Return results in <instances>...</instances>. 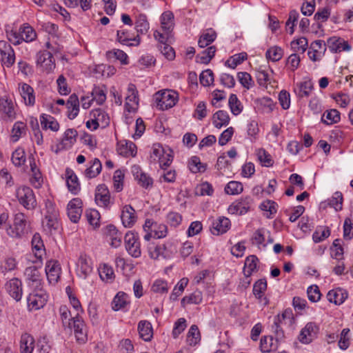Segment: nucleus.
I'll return each instance as SVG.
<instances>
[{
    "mask_svg": "<svg viewBox=\"0 0 353 353\" xmlns=\"http://www.w3.org/2000/svg\"><path fill=\"white\" fill-rule=\"evenodd\" d=\"M90 117L92 119L86 122V127L88 128H90V123H93V130H97L99 128V122H101L105 125L109 123L108 114L100 108L93 110L90 112Z\"/></svg>",
    "mask_w": 353,
    "mask_h": 353,
    "instance_id": "nucleus-12",
    "label": "nucleus"
},
{
    "mask_svg": "<svg viewBox=\"0 0 353 353\" xmlns=\"http://www.w3.org/2000/svg\"><path fill=\"white\" fill-rule=\"evenodd\" d=\"M150 254L151 258L154 259H159L161 257L165 259L170 256V253L166 249V247L164 244L154 247V250L150 251Z\"/></svg>",
    "mask_w": 353,
    "mask_h": 353,
    "instance_id": "nucleus-38",
    "label": "nucleus"
},
{
    "mask_svg": "<svg viewBox=\"0 0 353 353\" xmlns=\"http://www.w3.org/2000/svg\"><path fill=\"white\" fill-rule=\"evenodd\" d=\"M247 57L248 55L245 52L234 54L225 62V65L230 68L234 69L238 65L247 59Z\"/></svg>",
    "mask_w": 353,
    "mask_h": 353,
    "instance_id": "nucleus-46",
    "label": "nucleus"
},
{
    "mask_svg": "<svg viewBox=\"0 0 353 353\" xmlns=\"http://www.w3.org/2000/svg\"><path fill=\"white\" fill-rule=\"evenodd\" d=\"M327 298L330 303L341 305L347 298V292L341 288L332 290L328 292Z\"/></svg>",
    "mask_w": 353,
    "mask_h": 353,
    "instance_id": "nucleus-24",
    "label": "nucleus"
},
{
    "mask_svg": "<svg viewBox=\"0 0 353 353\" xmlns=\"http://www.w3.org/2000/svg\"><path fill=\"white\" fill-rule=\"evenodd\" d=\"M273 338L272 336L262 337L260 342V348L263 352H270L275 350L276 347L273 343Z\"/></svg>",
    "mask_w": 353,
    "mask_h": 353,
    "instance_id": "nucleus-55",
    "label": "nucleus"
},
{
    "mask_svg": "<svg viewBox=\"0 0 353 353\" xmlns=\"http://www.w3.org/2000/svg\"><path fill=\"white\" fill-rule=\"evenodd\" d=\"M129 303L128 295L123 292H119L112 301V308L114 311H118Z\"/></svg>",
    "mask_w": 353,
    "mask_h": 353,
    "instance_id": "nucleus-28",
    "label": "nucleus"
},
{
    "mask_svg": "<svg viewBox=\"0 0 353 353\" xmlns=\"http://www.w3.org/2000/svg\"><path fill=\"white\" fill-rule=\"evenodd\" d=\"M45 270L49 283H55L58 281L61 272V268L58 261H48Z\"/></svg>",
    "mask_w": 353,
    "mask_h": 353,
    "instance_id": "nucleus-16",
    "label": "nucleus"
},
{
    "mask_svg": "<svg viewBox=\"0 0 353 353\" xmlns=\"http://www.w3.org/2000/svg\"><path fill=\"white\" fill-rule=\"evenodd\" d=\"M313 88L311 81H305L300 83L299 96L300 97H308Z\"/></svg>",
    "mask_w": 353,
    "mask_h": 353,
    "instance_id": "nucleus-64",
    "label": "nucleus"
},
{
    "mask_svg": "<svg viewBox=\"0 0 353 353\" xmlns=\"http://www.w3.org/2000/svg\"><path fill=\"white\" fill-rule=\"evenodd\" d=\"M231 223L228 218L220 216L213 221L211 232L214 235H219L225 233L230 228Z\"/></svg>",
    "mask_w": 353,
    "mask_h": 353,
    "instance_id": "nucleus-15",
    "label": "nucleus"
},
{
    "mask_svg": "<svg viewBox=\"0 0 353 353\" xmlns=\"http://www.w3.org/2000/svg\"><path fill=\"white\" fill-rule=\"evenodd\" d=\"M78 135L77 131L74 129H68L64 133V137L61 143L58 145L59 150L68 149L76 142V139Z\"/></svg>",
    "mask_w": 353,
    "mask_h": 353,
    "instance_id": "nucleus-21",
    "label": "nucleus"
},
{
    "mask_svg": "<svg viewBox=\"0 0 353 353\" xmlns=\"http://www.w3.org/2000/svg\"><path fill=\"white\" fill-rule=\"evenodd\" d=\"M150 28V24L148 21L146 15L143 14H140L136 20L135 22V29L138 33L139 34H146Z\"/></svg>",
    "mask_w": 353,
    "mask_h": 353,
    "instance_id": "nucleus-35",
    "label": "nucleus"
},
{
    "mask_svg": "<svg viewBox=\"0 0 353 353\" xmlns=\"http://www.w3.org/2000/svg\"><path fill=\"white\" fill-rule=\"evenodd\" d=\"M283 55V50L279 46L270 48L265 52V57L268 59L276 62L279 61Z\"/></svg>",
    "mask_w": 353,
    "mask_h": 353,
    "instance_id": "nucleus-43",
    "label": "nucleus"
},
{
    "mask_svg": "<svg viewBox=\"0 0 353 353\" xmlns=\"http://www.w3.org/2000/svg\"><path fill=\"white\" fill-rule=\"evenodd\" d=\"M117 41L123 45L128 46H137L140 43V37L137 34L133 37L128 31L120 30L117 31Z\"/></svg>",
    "mask_w": 353,
    "mask_h": 353,
    "instance_id": "nucleus-17",
    "label": "nucleus"
},
{
    "mask_svg": "<svg viewBox=\"0 0 353 353\" xmlns=\"http://www.w3.org/2000/svg\"><path fill=\"white\" fill-rule=\"evenodd\" d=\"M32 246L33 250L35 251V256L41 259L42 252L44 250V245L39 234L36 233L34 234L32 239Z\"/></svg>",
    "mask_w": 353,
    "mask_h": 353,
    "instance_id": "nucleus-37",
    "label": "nucleus"
},
{
    "mask_svg": "<svg viewBox=\"0 0 353 353\" xmlns=\"http://www.w3.org/2000/svg\"><path fill=\"white\" fill-rule=\"evenodd\" d=\"M294 323V318L291 309H286L281 314H278L274 318V325L272 329L276 334V341L284 337L282 327H292Z\"/></svg>",
    "mask_w": 353,
    "mask_h": 353,
    "instance_id": "nucleus-1",
    "label": "nucleus"
},
{
    "mask_svg": "<svg viewBox=\"0 0 353 353\" xmlns=\"http://www.w3.org/2000/svg\"><path fill=\"white\" fill-rule=\"evenodd\" d=\"M187 341L190 345H195L200 341V332L196 325H192L188 333Z\"/></svg>",
    "mask_w": 353,
    "mask_h": 353,
    "instance_id": "nucleus-47",
    "label": "nucleus"
},
{
    "mask_svg": "<svg viewBox=\"0 0 353 353\" xmlns=\"http://www.w3.org/2000/svg\"><path fill=\"white\" fill-rule=\"evenodd\" d=\"M138 332L141 339L145 341H150L153 336L151 323L148 321H141L138 323Z\"/></svg>",
    "mask_w": 353,
    "mask_h": 353,
    "instance_id": "nucleus-25",
    "label": "nucleus"
},
{
    "mask_svg": "<svg viewBox=\"0 0 353 353\" xmlns=\"http://www.w3.org/2000/svg\"><path fill=\"white\" fill-rule=\"evenodd\" d=\"M152 232L153 233V238L154 239L163 238L167 234V226L164 224L158 225L155 223Z\"/></svg>",
    "mask_w": 353,
    "mask_h": 353,
    "instance_id": "nucleus-63",
    "label": "nucleus"
},
{
    "mask_svg": "<svg viewBox=\"0 0 353 353\" xmlns=\"http://www.w3.org/2000/svg\"><path fill=\"white\" fill-rule=\"evenodd\" d=\"M307 46V40L305 37H301L296 40H294L291 42V47L293 51H301L304 52Z\"/></svg>",
    "mask_w": 353,
    "mask_h": 353,
    "instance_id": "nucleus-59",
    "label": "nucleus"
},
{
    "mask_svg": "<svg viewBox=\"0 0 353 353\" xmlns=\"http://www.w3.org/2000/svg\"><path fill=\"white\" fill-rule=\"evenodd\" d=\"M237 76L240 83L244 88L250 89L251 87H252L254 82L252 79L251 75L249 73L245 72H241L238 73Z\"/></svg>",
    "mask_w": 353,
    "mask_h": 353,
    "instance_id": "nucleus-57",
    "label": "nucleus"
},
{
    "mask_svg": "<svg viewBox=\"0 0 353 353\" xmlns=\"http://www.w3.org/2000/svg\"><path fill=\"white\" fill-rule=\"evenodd\" d=\"M58 213L52 208V211L48 208L45 219L43 221V227L46 231L52 234L59 227V223L57 219Z\"/></svg>",
    "mask_w": 353,
    "mask_h": 353,
    "instance_id": "nucleus-10",
    "label": "nucleus"
},
{
    "mask_svg": "<svg viewBox=\"0 0 353 353\" xmlns=\"http://www.w3.org/2000/svg\"><path fill=\"white\" fill-rule=\"evenodd\" d=\"M110 193L107 187L102 184L97 188L95 193V201L101 206L106 207L110 202Z\"/></svg>",
    "mask_w": 353,
    "mask_h": 353,
    "instance_id": "nucleus-22",
    "label": "nucleus"
},
{
    "mask_svg": "<svg viewBox=\"0 0 353 353\" xmlns=\"http://www.w3.org/2000/svg\"><path fill=\"white\" fill-rule=\"evenodd\" d=\"M318 327L314 323H308L302 329L299 335V341L302 343L308 344L316 337Z\"/></svg>",
    "mask_w": 353,
    "mask_h": 353,
    "instance_id": "nucleus-14",
    "label": "nucleus"
},
{
    "mask_svg": "<svg viewBox=\"0 0 353 353\" xmlns=\"http://www.w3.org/2000/svg\"><path fill=\"white\" fill-rule=\"evenodd\" d=\"M200 83L203 86H209L214 81V74L211 70L208 69L201 72L199 77Z\"/></svg>",
    "mask_w": 353,
    "mask_h": 353,
    "instance_id": "nucleus-61",
    "label": "nucleus"
},
{
    "mask_svg": "<svg viewBox=\"0 0 353 353\" xmlns=\"http://www.w3.org/2000/svg\"><path fill=\"white\" fill-rule=\"evenodd\" d=\"M174 15L172 12L170 11L165 12L162 14L161 17V28L164 30L165 33L169 34L174 27Z\"/></svg>",
    "mask_w": 353,
    "mask_h": 353,
    "instance_id": "nucleus-32",
    "label": "nucleus"
},
{
    "mask_svg": "<svg viewBox=\"0 0 353 353\" xmlns=\"http://www.w3.org/2000/svg\"><path fill=\"white\" fill-rule=\"evenodd\" d=\"M243 188L241 182L232 181L225 187V192L228 194H239L243 192Z\"/></svg>",
    "mask_w": 353,
    "mask_h": 353,
    "instance_id": "nucleus-44",
    "label": "nucleus"
},
{
    "mask_svg": "<svg viewBox=\"0 0 353 353\" xmlns=\"http://www.w3.org/2000/svg\"><path fill=\"white\" fill-rule=\"evenodd\" d=\"M0 106L3 112L9 117L13 118L14 117V111L13 103L11 101L8 99L1 101Z\"/></svg>",
    "mask_w": 353,
    "mask_h": 353,
    "instance_id": "nucleus-62",
    "label": "nucleus"
},
{
    "mask_svg": "<svg viewBox=\"0 0 353 353\" xmlns=\"http://www.w3.org/2000/svg\"><path fill=\"white\" fill-rule=\"evenodd\" d=\"M252 203V199L250 196L241 199L229 206L228 212L232 214H245L250 210Z\"/></svg>",
    "mask_w": 353,
    "mask_h": 353,
    "instance_id": "nucleus-6",
    "label": "nucleus"
},
{
    "mask_svg": "<svg viewBox=\"0 0 353 353\" xmlns=\"http://www.w3.org/2000/svg\"><path fill=\"white\" fill-rule=\"evenodd\" d=\"M215 52L216 48L214 46H210L196 56V61L199 63L208 64L214 57Z\"/></svg>",
    "mask_w": 353,
    "mask_h": 353,
    "instance_id": "nucleus-33",
    "label": "nucleus"
},
{
    "mask_svg": "<svg viewBox=\"0 0 353 353\" xmlns=\"http://www.w3.org/2000/svg\"><path fill=\"white\" fill-rule=\"evenodd\" d=\"M327 44L330 51L334 53L349 51L351 49L347 41L341 37H332L327 39Z\"/></svg>",
    "mask_w": 353,
    "mask_h": 353,
    "instance_id": "nucleus-13",
    "label": "nucleus"
},
{
    "mask_svg": "<svg viewBox=\"0 0 353 353\" xmlns=\"http://www.w3.org/2000/svg\"><path fill=\"white\" fill-rule=\"evenodd\" d=\"M66 183L70 192L74 194H77L80 190V183L78 177L74 171L70 168L65 170Z\"/></svg>",
    "mask_w": 353,
    "mask_h": 353,
    "instance_id": "nucleus-19",
    "label": "nucleus"
},
{
    "mask_svg": "<svg viewBox=\"0 0 353 353\" xmlns=\"http://www.w3.org/2000/svg\"><path fill=\"white\" fill-rule=\"evenodd\" d=\"M258 258L254 255L248 256L245 261L243 273L246 277H249L257 268Z\"/></svg>",
    "mask_w": 353,
    "mask_h": 353,
    "instance_id": "nucleus-34",
    "label": "nucleus"
},
{
    "mask_svg": "<svg viewBox=\"0 0 353 353\" xmlns=\"http://www.w3.org/2000/svg\"><path fill=\"white\" fill-rule=\"evenodd\" d=\"M132 172L142 187L148 188L152 185V179L144 173L139 165H134L132 168Z\"/></svg>",
    "mask_w": 353,
    "mask_h": 353,
    "instance_id": "nucleus-20",
    "label": "nucleus"
},
{
    "mask_svg": "<svg viewBox=\"0 0 353 353\" xmlns=\"http://www.w3.org/2000/svg\"><path fill=\"white\" fill-rule=\"evenodd\" d=\"M25 275L29 281L36 284L39 287L41 282V274L38 268L36 266H30L25 270Z\"/></svg>",
    "mask_w": 353,
    "mask_h": 353,
    "instance_id": "nucleus-30",
    "label": "nucleus"
},
{
    "mask_svg": "<svg viewBox=\"0 0 353 353\" xmlns=\"http://www.w3.org/2000/svg\"><path fill=\"white\" fill-rule=\"evenodd\" d=\"M47 294L42 290L34 291L30 293L28 298V307L30 310H37L43 307L47 302Z\"/></svg>",
    "mask_w": 353,
    "mask_h": 353,
    "instance_id": "nucleus-5",
    "label": "nucleus"
},
{
    "mask_svg": "<svg viewBox=\"0 0 353 353\" xmlns=\"http://www.w3.org/2000/svg\"><path fill=\"white\" fill-rule=\"evenodd\" d=\"M34 347V339L28 333H24L21 336L20 351L21 353H32Z\"/></svg>",
    "mask_w": 353,
    "mask_h": 353,
    "instance_id": "nucleus-27",
    "label": "nucleus"
},
{
    "mask_svg": "<svg viewBox=\"0 0 353 353\" xmlns=\"http://www.w3.org/2000/svg\"><path fill=\"white\" fill-rule=\"evenodd\" d=\"M104 234L107 241H110L112 247L117 248L121 245L122 235L113 225L106 226Z\"/></svg>",
    "mask_w": 353,
    "mask_h": 353,
    "instance_id": "nucleus-18",
    "label": "nucleus"
},
{
    "mask_svg": "<svg viewBox=\"0 0 353 353\" xmlns=\"http://www.w3.org/2000/svg\"><path fill=\"white\" fill-rule=\"evenodd\" d=\"M18 200L27 210H32L37 206V201L33 190L27 186L20 187L17 190Z\"/></svg>",
    "mask_w": 353,
    "mask_h": 353,
    "instance_id": "nucleus-3",
    "label": "nucleus"
},
{
    "mask_svg": "<svg viewBox=\"0 0 353 353\" xmlns=\"http://www.w3.org/2000/svg\"><path fill=\"white\" fill-rule=\"evenodd\" d=\"M5 289L8 294L16 301L21 299L23 294L22 282L17 278H13L5 285Z\"/></svg>",
    "mask_w": 353,
    "mask_h": 353,
    "instance_id": "nucleus-7",
    "label": "nucleus"
},
{
    "mask_svg": "<svg viewBox=\"0 0 353 353\" xmlns=\"http://www.w3.org/2000/svg\"><path fill=\"white\" fill-rule=\"evenodd\" d=\"M339 121L340 113L336 109H332L329 111H326L322 117V121L327 125L337 123Z\"/></svg>",
    "mask_w": 353,
    "mask_h": 353,
    "instance_id": "nucleus-39",
    "label": "nucleus"
},
{
    "mask_svg": "<svg viewBox=\"0 0 353 353\" xmlns=\"http://www.w3.org/2000/svg\"><path fill=\"white\" fill-rule=\"evenodd\" d=\"M341 239H336L333 241L332 246L331 247L332 256L336 259H343V248L341 244Z\"/></svg>",
    "mask_w": 353,
    "mask_h": 353,
    "instance_id": "nucleus-53",
    "label": "nucleus"
},
{
    "mask_svg": "<svg viewBox=\"0 0 353 353\" xmlns=\"http://www.w3.org/2000/svg\"><path fill=\"white\" fill-rule=\"evenodd\" d=\"M72 319L77 340L80 343H85L87 340V332L83 321L79 317L78 313Z\"/></svg>",
    "mask_w": 353,
    "mask_h": 353,
    "instance_id": "nucleus-11",
    "label": "nucleus"
},
{
    "mask_svg": "<svg viewBox=\"0 0 353 353\" xmlns=\"http://www.w3.org/2000/svg\"><path fill=\"white\" fill-rule=\"evenodd\" d=\"M12 163L16 166H21L26 161L25 152L21 148L17 149L12 155Z\"/></svg>",
    "mask_w": 353,
    "mask_h": 353,
    "instance_id": "nucleus-56",
    "label": "nucleus"
},
{
    "mask_svg": "<svg viewBox=\"0 0 353 353\" xmlns=\"http://www.w3.org/2000/svg\"><path fill=\"white\" fill-rule=\"evenodd\" d=\"M107 58L110 60L112 59L119 60L122 64H127L128 55L123 50H116L109 51L106 54Z\"/></svg>",
    "mask_w": 353,
    "mask_h": 353,
    "instance_id": "nucleus-51",
    "label": "nucleus"
},
{
    "mask_svg": "<svg viewBox=\"0 0 353 353\" xmlns=\"http://www.w3.org/2000/svg\"><path fill=\"white\" fill-rule=\"evenodd\" d=\"M328 205L335 209L336 211L342 210L343 195L340 192H336L333 194L332 198L329 199Z\"/></svg>",
    "mask_w": 353,
    "mask_h": 353,
    "instance_id": "nucleus-50",
    "label": "nucleus"
},
{
    "mask_svg": "<svg viewBox=\"0 0 353 353\" xmlns=\"http://www.w3.org/2000/svg\"><path fill=\"white\" fill-rule=\"evenodd\" d=\"M138 92L137 90L136 86L130 83L128 85V94L125 97V105L129 106L130 103H133L134 104H138Z\"/></svg>",
    "mask_w": 353,
    "mask_h": 353,
    "instance_id": "nucleus-49",
    "label": "nucleus"
},
{
    "mask_svg": "<svg viewBox=\"0 0 353 353\" xmlns=\"http://www.w3.org/2000/svg\"><path fill=\"white\" fill-rule=\"evenodd\" d=\"M30 169L32 172V178L31 179V183L34 187L39 188L41 185V176L39 172V170L37 168L34 159L32 157V159H30Z\"/></svg>",
    "mask_w": 353,
    "mask_h": 353,
    "instance_id": "nucleus-42",
    "label": "nucleus"
},
{
    "mask_svg": "<svg viewBox=\"0 0 353 353\" xmlns=\"http://www.w3.org/2000/svg\"><path fill=\"white\" fill-rule=\"evenodd\" d=\"M267 289V281L265 279H259L253 285V294L256 298L260 299Z\"/></svg>",
    "mask_w": 353,
    "mask_h": 353,
    "instance_id": "nucleus-45",
    "label": "nucleus"
},
{
    "mask_svg": "<svg viewBox=\"0 0 353 353\" xmlns=\"http://www.w3.org/2000/svg\"><path fill=\"white\" fill-rule=\"evenodd\" d=\"M228 105L232 113L234 115L239 114L243 110V105L239 100L237 96L234 94H231L228 101Z\"/></svg>",
    "mask_w": 353,
    "mask_h": 353,
    "instance_id": "nucleus-41",
    "label": "nucleus"
},
{
    "mask_svg": "<svg viewBox=\"0 0 353 353\" xmlns=\"http://www.w3.org/2000/svg\"><path fill=\"white\" fill-rule=\"evenodd\" d=\"M277 204L273 201L266 200L260 205V209L263 211L268 212L270 214L266 215L267 218H271L272 214L276 212Z\"/></svg>",
    "mask_w": 353,
    "mask_h": 353,
    "instance_id": "nucleus-54",
    "label": "nucleus"
},
{
    "mask_svg": "<svg viewBox=\"0 0 353 353\" xmlns=\"http://www.w3.org/2000/svg\"><path fill=\"white\" fill-rule=\"evenodd\" d=\"M214 125L217 128H221L223 125H227L230 122L228 113L224 110H219L215 112L212 117Z\"/></svg>",
    "mask_w": 353,
    "mask_h": 353,
    "instance_id": "nucleus-31",
    "label": "nucleus"
},
{
    "mask_svg": "<svg viewBox=\"0 0 353 353\" xmlns=\"http://www.w3.org/2000/svg\"><path fill=\"white\" fill-rule=\"evenodd\" d=\"M77 265L79 267L80 271L83 275L84 278H85L87 275L92 271V268L88 263L86 255L85 254L80 255Z\"/></svg>",
    "mask_w": 353,
    "mask_h": 353,
    "instance_id": "nucleus-48",
    "label": "nucleus"
},
{
    "mask_svg": "<svg viewBox=\"0 0 353 353\" xmlns=\"http://www.w3.org/2000/svg\"><path fill=\"white\" fill-rule=\"evenodd\" d=\"M102 165L99 159L95 158L92 165L85 170V175L88 179L96 177L101 171Z\"/></svg>",
    "mask_w": 353,
    "mask_h": 353,
    "instance_id": "nucleus-36",
    "label": "nucleus"
},
{
    "mask_svg": "<svg viewBox=\"0 0 353 353\" xmlns=\"http://www.w3.org/2000/svg\"><path fill=\"white\" fill-rule=\"evenodd\" d=\"M124 179V173L121 170H117L114 172L113 176L114 187L117 192H121L123 190V181Z\"/></svg>",
    "mask_w": 353,
    "mask_h": 353,
    "instance_id": "nucleus-60",
    "label": "nucleus"
},
{
    "mask_svg": "<svg viewBox=\"0 0 353 353\" xmlns=\"http://www.w3.org/2000/svg\"><path fill=\"white\" fill-rule=\"evenodd\" d=\"M156 103L160 110L172 108L177 101V94L172 90H165L156 94Z\"/></svg>",
    "mask_w": 353,
    "mask_h": 353,
    "instance_id": "nucleus-4",
    "label": "nucleus"
},
{
    "mask_svg": "<svg viewBox=\"0 0 353 353\" xmlns=\"http://www.w3.org/2000/svg\"><path fill=\"white\" fill-rule=\"evenodd\" d=\"M38 63H45L46 69L51 70L55 67L52 53L48 51H43L39 57Z\"/></svg>",
    "mask_w": 353,
    "mask_h": 353,
    "instance_id": "nucleus-40",
    "label": "nucleus"
},
{
    "mask_svg": "<svg viewBox=\"0 0 353 353\" xmlns=\"http://www.w3.org/2000/svg\"><path fill=\"white\" fill-rule=\"evenodd\" d=\"M202 301V294L201 292H195L190 296H184L181 299V305L185 307L186 304L194 303L199 304Z\"/></svg>",
    "mask_w": 353,
    "mask_h": 353,
    "instance_id": "nucleus-52",
    "label": "nucleus"
},
{
    "mask_svg": "<svg viewBox=\"0 0 353 353\" xmlns=\"http://www.w3.org/2000/svg\"><path fill=\"white\" fill-rule=\"evenodd\" d=\"M82 201L79 198L72 199L68 204L67 211L69 219L73 223H77L82 214Z\"/></svg>",
    "mask_w": 353,
    "mask_h": 353,
    "instance_id": "nucleus-8",
    "label": "nucleus"
},
{
    "mask_svg": "<svg viewBox=\"0 0 353 353\" xmlns=\"http://www.w3.org/2000/svg\"><path fill=\"white\" fill-rule=\"evenodd\" d=\"M125 248L132 256L137 258L141 256L140 243L134 233L128 232L125 236Z\"/></svg>",
    "mask_w": 353,
    "mask_h": 353,
    "instance_id": "nucleus-9",
    "label": "nucleus"
},
{
    "mask_svg": "<svg viewBox=\"0 0 353 353\" xmlns=\"http://www.w3.org/2000/svg\"><path fill=\"white\" fill-rule=\"evenodd\" d=\"M40 122L43 129H50L52 131L57 132L59 129V124L57 120L52 116L43 114L40 117Z\"/></svg>",
    "mask_w": 353,
    "mask_h": 353,
    "instance_id": "nucleus-29",
    "label": "nucleus"
},
{
    "mask_svg": "<svg viewBox=\"0 0 353 353\" xmlns=\"http://www.w3.org/2000/svg\"><path fill=\"white\" fill-rule=\"evenodd\" d=\"M135 210L130 205H126L123 208L121 219L125 227H131L136 221L134 215Z\"/></svg>",
    "mask_w": 353,
    "mask_h": 353,
    "instance_id": "nucleus-23",
    "label": "nucleus"
},
{
    "mask_svg": "<svg viewBox=\"0 0 353 353\" xmlns=\"http://www.w3.org/2000/svg\"><path fill=\"white\" fill-rule=\"evenodd\" d=\"M19 92L26 105H33L35 103V97L33 88L27 83H22L19 87Z\"/></svg>",
    "mask_w": 353,
    "mask_h": 353,
    "instance_id": "nucleus-26",
    "label": "nucleus"
},
{
    "mask_svg": "<svg viewBox=\"0 0 353 353\" xmlns=\"http://www.w3.org/2000/svg\"><path fill=\"white\" fill-rule=\"evenodd\" d=\"M7 234L12 238H20L28 232V223L23 213L14 216L13 226L8 225L6 228Z\"/></svg>",
    "mask_w": 353,
    "mask_h": 353,
    "instance_id": "nucleus-2",
    "label": "nucleus"
},
{
    "mask_svg": "<svg viewBox=\"0 0 353 353\" xmlns=\"http://www.w3.org/2000/svg\"><path fill=\"white\" fill-rule=\"evenodd\" d=\"M189 167L190 170L193 173L204 172L206 168V166L201 163L199 158L197 157H192Z\"/></svg>",
    "mask_w": 353,
    "mask_h": 353,
    "instance_id": "nucleus-58",
    "label": "nucleus"
}]
</instances>
